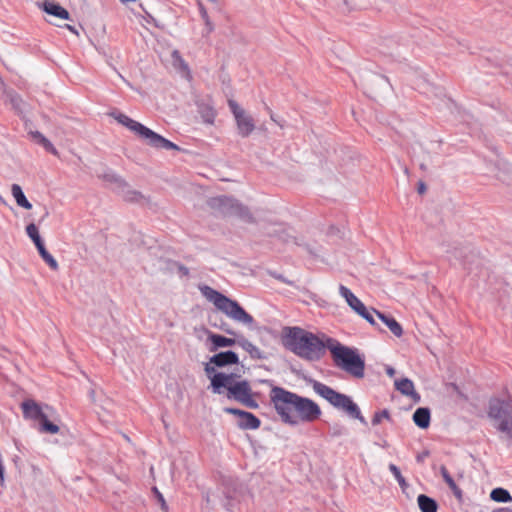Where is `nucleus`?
Listing matches in <instances>:
<instances>
[{
  "mask_svg": "<svg viewBox=\"0 0 512 512\" xmlns=\"http://www.w3.org/2000/svg\"><path fill=\"white\" fill-rule=\"evenodd\" d=\"M211 386L214 393L220 394L222 388L228 390V398H233L249 408H256L258 404L251 395V388L247 381H235L233 374L216 373L211 377Z\"/></svg>",
  "mask_w": 512,
  "mask_h": 512,
  "instance_id": "4",
  "label": "nucleus"
},
{
  "mask_svg": "<svg viewBox=\"0 0 512 512\" xmlns=\"http://www.w3.org/2000/svg\"><path fill=\"white\" fill-rule=\"evenodd\" d=\"M277 233V236L282 239L284 242H290V240H294V237L291 235L290 231L285 230L284 228L280 227L278 230L275 231Z\"/></svg>",
  "mask_w": 512,
  "mask_h": 512,
  "instance_id": "30",
  "label": "nucleus"
},
{
  "mask_svg": "<svg viewBox=\"0 0 512 512\" xmlns=\"http://www.w3.org/2000/svg\"><path fill=\"white\" fill-rule=\"evenodd\" d=\"M199 290L203 297L215 308L227 316L232 321L251 328L254 324V318L242 308L239 303L218 292L210 286L202 285Z\"/></svg>",
  "mask_w": 512,
  "mask_h": 512,
  "instance_id": "3",
  "label": "nucleus"
},
{
  "mask_svg": "<svg viewBox=\"0 0 512 512\" xmlns=\"http://www.w3.org/2000/svg\"><path fill=\"white\" fill-rule=\"evenodd\" d=\"M386 373L390 376V377H393L395 375V370L394 368L392 367H387L386 368Z\"/></svg>",
  "mask_w": 512,
  "mask_h": 512,
  "instance_id": "44",
  "label": "nucleus"
},
{
  "mask_svg": "<svg viewBox=\"0 0 512 512\" xmlns=\"http://www.w3.org/2000/svg\"><path fill=\"white\" fill-rule=\"evenodd\" d=\"M46 410L52 411V409L49 406H45Z\"/></svg>",
  "mask_w": 512,
  "mask_h": 512,
  "instance_id": "52",
  "label": "nucleus"
},
{
  "mask_svg": "<svg viewBox=\"0 0 512 512\" xmlns=\"http://www.w3.org/2000/svg\"><path fill=\"white\" fill-rule=\"evenodd\" d=\"M399 484V486L402 488V489H405L407 487V482L406 480L404 479V477L402 476V474L400 475L399 478H395Z\"/></svg>",
  "mask_w": 512,
  "mask_h": 512,
  "instance_id": "43",
  "label": "nucleus"
},
{
  "mask_svg": "<svg viewBox=\"0 0 512 512\" xmlns=\"http://www.w3.org/2000/svg\"><path fill=\"white\" fill-rule=\"evenodd\" d=\"M399 484V486L402 488V489H405L407 487V482L406 480L404 479V477L402 476V474L400 475L399 478H395Z\"/></svg>",
  "mask_w": 512,
  "mask_h": 512,
  "instance_id": "42",
  "label": "nucleus"
},
{
  "mask_svg": "<svg viewBox=\"0 0 512 512\" xmlns=\"http://www.w3.org/2000/svg\"><path fill=\"white\" fill-rule=\"evenodd\" d=\"M46 151L50 152L51 154L55 155V156H58V151L57 149L53 146V144L47 139H42V142L41 144Z\"/></svg>",
  "mask_w": 512,
  "mask_h": 512,
  "instance_id": "32",
  "label": "nucleus"
},
{
  "mask_svg": "<svg viewBox=\"0 0 512 512\" xmlns=\"http://www.w3.org/2000/svg\"><path fill=\"white\" fill-rule=\"evenodd\" d=\"M327 348L330 350L335 364L357 378L364 376V360L357 353L356 349L344 346L334 339L326 340Z\"/></svg>",
  "mask_w": 512,
  "mask_h": 512,
  "instance_id": "5",
  "label": "nucleus"
},
{
  "mask_svg": "<svg viewBox=\"0 0 512 512\" xmlns=\"http://www.w3.org/2000/svg\"><path fill=\"white\" fill-rule=\"evenodd\" d=\"M209 206L216 212L223 215H238L242 217L246 214V210L242 205L227 196L211 198L209 200Z\"/></svg>",
  "mask_w": 512,
  "mask_h": 512,
  "instance_id": "9",
  "label": "nucleus"
},
{
  "mask_svg": "<svg viewBox=\"0 0 512 512\" xmlns=\"http://www.w3.org/2000/svg\"><path fill=\"white\" fill-rule=\"evenodd\" d=\"M11 194L18 206L27 210H30L32 208V204L27 200L26 196L22 191V188L18 184H13L11 186Z\"/></svg>",
  "mask_w": 512,
  "mask_h": 512,
  "instance_id": "20",
  "label": "nucleus"
},
{
  "mask_svg": "<svg viewBox=\"0 0 512 512\" xmlns=\"http://www.w3.org/2000/svg\"><path fill=\"white\" fill-rule=\"evenodd\" d=\"M270 398L277 414L286 424L296 426L312 423L321 416V409L316 402L284 388L273 387Z\"/></svg>",
  "mask_w": 512,
  "mask_h": 512,
  "instance_id": "1",
  "label": "nucleus"
},
{
  "mask_svg": "<svg viewBox=\"0 0 512 512\" xmlns=\"http://www.w3.org/2000/svg\"><path fill=\"white\" fill-rule=\"evenodd\" d=\"M426 190V187H425V184L424 183H419V186H418V191L420 194L424 193Z\"/></svg>",
  "mask_w": 512,
  "mask_h": 512,
  "instance_id": "45",
  "label": "nucleus"
},
{
  "mask_svg": "<svg viewBox=\"0 0 512 512\" xmlns=\"http://www.w3.org/2000/svg\"><path fill=\"white\" fill-rule=\"evenodd\" d=\"M225 332H227L228 334H231V335H234V334H235V332H234V331L229 330V329H225Z\"/></svg>",
  "mask_w": 512,
  "mask_h": 512,
  "instance_id": "49",
  "label": "nucleus"
},
{
  "mask_svg": "<svg viewBox=\"0 0 512 512\" xmlns=\"http://www.w3.org/2000/svg\"><path fill=\"white\" fill-rule=\"evenodd\" d=\"M395 388L403 395L410 397L415 402L420 401V395L415 391L414 383L408 378L397 379Z\"/></svg>",
  "mask_w": 512,
  "mask_h": 512,
  "instance_id": "15",
  "label": "nucleus"
},
{
  "mask_svg": "<svg viewBox=\"0 0 512 512\" xmlns=\"http://www.w3.org/2000/svg\"><path fill=\"white\" fill-rule=\"evenodd\" d=\"M283 343L286 348L307 360L319 359L327 347L326 342L298 327L285 329Z\"/></svg>",
  "mask_w": 512,
  "mask_h": 512,
  "instance_id": "2",
  "label": "nucleus"
},
{
  "mask_svg": "<svg viewBox=\"0 0 512 512\" xmlns=\"http://www.w3.org/2000/svg\"><path fill=\"white\" fill-rule=\"evenodd\" d=\"M345 4L350 5L352 7H362L365 5L364 0H343Z\"/></svg>",
  "mask_w": 512,
  "mask_h": 512,
  "instance_id": "35",
  "label": "nucleus"
},
{
  "mask_svg": "<svg viewBox=\"0 0 512 512\" xmlns=\"http://www.w3.org/2000/svg\"><path fill=\"white\" fill-rule=\"evenodd\" d=\"M40 7L50 15H53L55 17L68 20L70 15L69 12L64 9L62 6L52 2V1H45Z\"/></svg>",
  "mask_w": 512,
  "mask_h": 512,
  "instance_id": "17",
  "label": "nucleus"
},
{
  "mask_svg": "<svg viewBox=\"0 0 512 512\" xmlns=\"http://www.w3.org/2000/svg\"><path fill=\"white\" fill-rule=\"evenodd\" d=\"M417 503L421 512H437L436 501L424 494L418 496Z\"/></svg>",
  "mask_w": 512,
  "mask_h": 512,
  "instance_id": "21",
  "label": "nucleus"
},
{
  "mask_svg": "<svg viewBox=\"0 0 512 512\" xmlns=\"http://www.w3.org/2000/svg\"><path fill=\"white\" fill-rule=\"evenodd\" d=\"M208 340L211 343L210 351H216L219 348L223 347H232L237 343V340L233 338H227L225 336L215 334L212 332L208 333Z\"/></svg>",
  "mask_w": 512,
  "mask_h": 512,
  "instance_id": "16",
  "label": "nucleus"
},
{
  "mask_svg": "<svg viewBox=\"0 0 512 512\" xmlns=\"http://www.w3.org/2000/svg\"><path fill=\"white\" fill-rule=\"evenodd\" d=\"M35 246H36L40 256H43L44 254H46L48 252L46 250L45 246H44L43 241H41L40 243L36 244Z\"/></svg>",
  "mask_w": 512,
  "mask_h": 512,
  "instance_id": "40",
  "label": "nucleus"
},
{
  "mask_svg": "<svg viewBox=\"0 0 512 512\" xmlns=\"http://www.w3.org/2000/svg\"><path fill=\"white\" fill-rule=\"evenodd\" d=\"M389 470L391 471V473L394 475L395 478H399L400 477L401 472H400L399 468L396 465L390 464L389 465Z\"/></svg>",
  "mask_w": 512,
  "mask_h": 512,
  "instance_id": "38",
  "label": "nucleus"
},
{
  "mask_svg": "<svg viewBox=\"0 0 512 512\" xmlns=\"http://www.w3.org/2000/svg\"><path fill=\"white\" fill-rule=\"evenodd\" d=\"M41 257L49 265V267L51 269H53V270H57L58 269L57 261L55 260V258L49 252H47L46 254H44Z\"/></svg>",
  "mask_w": 512,
  "mask_h": 512,
  "instance_id": "31",
  "label": "nucleus"
},
{
  "mask_svg": "<svg viewBox=\"0 0 512 512\" xmlns=\"http://www.w3.org/2000/svg\"><path fill=\"white\" fill-rule=\"evenodd\" d=\"M66 28H67L69 31H71L72 33H74V34H78V32L76 31V29H75L73 26H71V25H68V24H67V25H66Z\"/></svg>",
  "mask_w": 512,
  "mask_h": 512,
  "instance_id": "46",
  "label": "nucleus"
},
{
  "mask_svg": "<svg viewBox=\"0 0 512 512\" xmlns=\"http://www.w3.org/2000/svg\"><path fill=\"white\" fill-rule=\"evenodd\" d=\"M26 233L35 245L42 241V239L39 235L38 228L34 223H30L29 225H27Z\"/></svg>",
  "mask_w": 512,
  "mask_h": 512,
  "instance_id": "26",
  "label": "nucleus"
},
{
  "mask_svg": "<svg viewBox=\"0 0 512 512\" xmlns=\"http://www.w3.org/2000/svg\"><path fill=\"white\" fill-rule=\"evenodd\" d=\"M399 484V486L402 488V489H405L407 487V482L406 480L404 479V477L402 476V474L400 475L399 478H395Z\"/></svg>",
  "mask_w": 512,
  "mask_h": 512,
  "instance_id": "41",
  "label": "nucleus"
},
{
  "mask_svg": "<svg viewBox=\"0 0 512 512\" xmlns=\"http://www.w3.org/2000/svg\"><path fill=\"white\" fill-rule=\"evenodd\" d=\"M339 294L345 299L348 306L359 316L363 317L369 323L374 324L372 313L367 309L364 303L356 297L353 292L344 285L339 286Z\"/></svg>",
  "mask_w": 512,
  "mask_h": 512,
  "instance_id": "11",
  "label": "nucleus"
},
{
  "mask_svg": "<svg viewBox=\"0 0 512 512\" xmlns=\"http://www.w3.org/2000/svg\"><path fill=\"white\" fill-rule=\"evenodd\" d=\"M238 355L233 351L220 352L213 355L209 362L205 365V372L211 378L215 373V366L224 367L227 365L237 364Z\"/></svg>",
  "mask_w": 512,
  "mask_h": 512,
  "instance_id": "12",
  "label": "nucleus"
},
{
  "mask_svg": "<svg viewBox=\"0 0 512 512\" xmlns=\"http://www.w3.org/2000/svg\"><path fill=\"white\" fill-rule=\"evenodd\" d=\"M5 102L10 103L12 108L19 114H23L25 111L26 104L20 98V96L11 90H4Z\"/></svg>",
  "mask_w": 512,
  "mask_h": 512,
  "instance_id": "19",
  "label": "nucleus"
},
{
  "mask_svg": "<svg viewBox=\"0 0 512 512\" xmlns=\"http://www.w3.org/2000/svg\"><path fill=\"white\" fill-rule=\"evenodd\" d=\"M224 411L238 416V425L243 429H257L260 426V420L250 412L235 408H225Z\"/></svg>",
  "mask_w": 512,
  "mask_h": 512,
  "instance_id": "13",
  "label": "nucleus"
},
{
  "mask_svg": "<svg viewBox=\"0 0 512 512\" xmlns=\"http://www.w3.org/2000/svg\"><path fill=\"white\" fill-rule=\"evenodd\" d=\"M172 56H173L174 61L179 63L180 67H182L184 70L187 69V66L185 65L184 61L180 58V56H179L177 51H174Z\"/></svg>",
  "mask_w": 512,
  "mask_h": 512,
  "instance_id": "36",
  "label": "nucleus"
},
{
  "mask_svg": "<svg viewBox=\"0 0 512 512\" xmlns=\"http://www.w3.org/2000/svg\"><path fill=\"white\" fill-rule=\"evenodd\" d=\"M237 344L246 352H248L252 358L261 359L263 357L261 350L249 340L240 338L237 340Z\"/></svg>",
  "mask_w": 512,
  "mask_h": 512,
  "instance_id": "22",
  "label": "nucleus"
},
{
  "mask_svg": "<svg viewBox=\"0 0 512 512\" xmlns=\"http://www.w3.org/2000/svg\"><path fill=\"white\" fill-rule=\"evenodd\" d=\"M494 512H512L509 508H499L496 509Z\"/></svg>",
  "mask_w": 512,
  "mask_h": 512,
  "instance_id": "47",
  "label": "nucleus"
},
{
  "mask_svg": "<svg viewBox=\"0 0 512 512\" xmlns=\"http://www.w3.org/2000/svg\"><path fill=\"white\" fill-rule=\"evenodd\" d=\"M152 492H153V495L155 496L158 504L160 505L161 510L163 512H167L168 511V506H167V503H166L162 493L158 490L157 487H153L152 488Z\"/></svg>",
  "mask_w": 512,
  "mask_h": 512,
  "instance_id": "27",
  "label": "nucleus"
},
{
  "mask_svg": "<svg viewBox=\"0 0 512 512\" xmlns=\"http://www.w3.org/2000/svg\"><path fill=\"white\" fill-rule=\"evenodd\" d=\"M113 118L121 125L127 127L130 131L144 139L147 144L154 148L166 150H178V146L171 141L165 139L161 135L155 133L143 124L131 119L127 115L116 112L112 113Z\"/></svg>",
  "mask_w": 512,
  "mask_h": 512,
  "instance_id": "7",
  "label": "nucleus"
},
{
  "mask_svg": "<svg viewBox=\"0 0 512 512\" xmlns=\"http://www.w3.org/2000/svg\"><path fill=\"white\" fill-rule=\"evenodd\" d=\"M199 11H200L201 18L203 19V21L205 22V25L207 27V31L211 32L213 30V26L210 22V19L208 17V13H207L206 9L202 5H200Z\"/></svg>",
  "mask_w": 512,
  "mask_h": 512,
  "instance_id": "29",
  "label": "nucleus"
},
{
  "mask_svg": "<svg viewBox=\"0 0 512 512\" xmlns=\"http://www.w3.org/2000/svg\"><path fill=\"white\" fill-rule=\"evenodd\" d=\"M23 415L26 419L42 421L48 414L38 403L34 400H26L21 404Z\"/></svg>",
  "mask_w": 512,
  "mask_h": 512,
  "instance_id": "14",
  "label": "nucleus"
},
{
  "mask_svg": "<svg viewBox=\"0 0 512 512\" xmlns=\"http://www.w3.org/2000/svg\"><path fill=\"white\" fill-rule=\"evenodd\" d=\"M488 417L497 431L505 438L512 440V398L510 396L490 399Z\"/></svg>",
  "mask_w": 512,
  "mask_h": 512,
  "instance_id": "6",
  "label": "nucleus"
},
{
  "mask_svg": "<svg viewBox=\"0 0 512 512\" xmlns=\"http://www.w3.org/2000/svg\"><path fill=\"white\" fill-rule=\"evenodd\" d=\"M490 497L492 500H494L496 502L506 503V502L512 501V497H511L510 493L504 488L493 489L490 493Z\"/></svg>",
  "mask_w": 512,
  "mask_h": 512,
  "instance_id": "24",
  "label": "nucleus"
},
{
  "mask_svg": "<svg viewBox=\"0 0 512 512\" xmlns=\"http://www.w3.org/2000/svg\"><path fill=\"white\" fill-rule=\"evenodd\" d=\"M381 447L383 448H386L388 446V443L386 441H383L381 444H380Z\"/></svg>",
  "mask_w": 512,
  "mask_h": 512,
  "instance_id": "48",
  "label": "nucleus"
},
{
  "mask_svg": "<svg viewBox=\"0 0 512 512\" xmlns=\"http://www.w3.org/2000/svg\"><path fill=\"white\" fill-rule=\"evenodd\" d=\"M313 390L333 407L345 411L349 416L360 420L362 423L365 422L359 407L349 396L341 394L331 387L317 381L313 383Z\"/></svg>",
  "mask_w": 512,
  "mask_h": 512,
  "instance_id": "8",
  "label": "nucleus"
},
{
  "mask_svg": "<svg viewBox=\"0 0 512 512\" xmlns=\"http://www.w3.org/2000/svg\"><path fill=\"white\" fill-rule=\"evenodd\" d=\"M122 3L135 2L136 0H120Z\"/></svg>",
  "mask_w": 512,
  "mask_h": 512,
  "instance_id": "51",
  "label": "nucleus"
},
{
  "mask_svg": "<svg viewBox=\"0 0 512 512\" xmlns=\"http://www.w3.org/2000/svg\"><path fill=\"white\" fill-rule=\"evenodd\" d=\"M229 107L234 115L238 133L242 137L249 136L255 129L253 118L233 100H229Z\"/></svg>",
  "mask_w": 512,
  "mask_h": 512,
  "instance_id": "10",
  "label": "nucleus"
},
{
  "mask_svg": "<svg viewBox=\"0 0 512 512\" xmlns=\"http://www.w3.org/2000/svg\"><path fill=\"white\" fill-rule=\"evenodd\" d=\"M40 431L49 434H56L59 432V426L49 421V414H47L40 422Z\"/></svg>",
  "mask_w": 512,
  "mask_h": 512,
  "instance_id": "25",
  "label": "nucleus"
},
{
  "mask_svg": "<svg viewBox=\"0 0 512 512\" xmlns=\"http://www.w3.org/2000/svg\"><path fill=\"white\" fill-rule=\"evenodd\" d=\"M431 414L428 408L420 407L413 414V421L416 426L426 429L430 425Z\"/></svg>",
  "mask_w": 512,
  "mask_h": 512,
  "instance_id": "18",
  "label": "nucleus"
},
{
  "mask_svg": "<svg viewBox=\"0 0 512 512\" xmlns=\"http://www.w3.org/2000/svg\"><path fill=\"white\" fill-rule=\"evenodd\" d=\"M387 327L397 337H400L403 333L401 325L394 318L388 320Z\"/></svg>",
  "mask_w": 512,
  "mask_h": 512,
  "instance_id": "28",
  "label": "nucleus"
},
{
  "mask_svg": "<svg viewBox=\"0 0 512 512\" xmlns=\"http://www.w3.org/2000/svg\"><path fill=\"white\" fill-rule=\"evenodd\" d=\"M372 312L376 313L379 319L387 326L388 320H391V317L385 316L384 314L377 312L376 310H372Z\"/></svg>",
  "mask_w": 512,
  "mask_h": 512,
  "instance_id": "39",
  "label": "nucleus"
},
{
  "mask_svg": "<svg viewBox=\"0 0 512 512\" xmlns=\"http://www.w3.org/2000/svg\"><path fill=\"white\" fill-rule=\"evenodd\" d=\"M440 474H441L443 480L445 481V483L452 490L455 497L458 499H461V497H462L461 489L457 486V484L455 483V481L449 474L448 470L444 466L440 467Z\"/></svg>",
  "mask_w": 512,
  "mask_h": 512,
  "instance_id": "23",
  "label": "nucleus"
},
{
  "mask_svg": "<svg viewBox=\"0 0 512 512\" xmlns=\"http://www.w3.org/2000/svg\"><path fill=\"white\" fill-rule=\"evenodd\" d=\"M389 417V414L386 410H383V411H380V412H377L375 413L373 419H372V424L373 425H377L379 424L383 419H386Z\"/></svg>",
  "mask_w": 512,
  "mask_h": 512,
  "instance_id": "33",
  "label": "nucleus"
},
{
  "mask_svg": "<svg viewBox=\"0 0 512 512\" xmlns=\"http://www.w3.org/2000/svg\"><path fill=\"white\" fill-rule=\"evenodd\" d=\"M94 394H95V392H94V390H92V391L90 392V397H91V399H92L93 401L95 400V399H94Z\"/></svg>",
  "mask_w": 512,
  "mask_h": 512,
  "instance_id": "50",
  "label": "nucleus"
},
{
  "mask_svg": "<svg viewBox=\"0 0 512 512\" xmlns=\"http://www.w3.org/2000/svg\"><path fill=\"white\" fill-rule=\"evenodd\" d=\"M29 134H30L31 138H32L35 142H37V143H39V144H41L42 139H45V138H46L42 133H40V132H38V131H31Z\"/></svg>",
  "mask_w": 512,
  "mask_h": 512,
  "instance_id": "34",
  "label": "nucleus"
},
{
  "mask_svg": "<svg viewBox=\"0 0 512 512\" xmlns=\"http://www.w3.org/2000/svg\"><path fill=\"white\" fill-rule=\"evenodd\" d=\"M141 198V195L140 193L136 192V191H130L127 195V199L129 201H138L139 199Z\"/></svg>",
  "mask_w": 512,
  "mask_h": 512,
  "instance_id": "37",
  "label": "nucleus"
}]
</instances>
